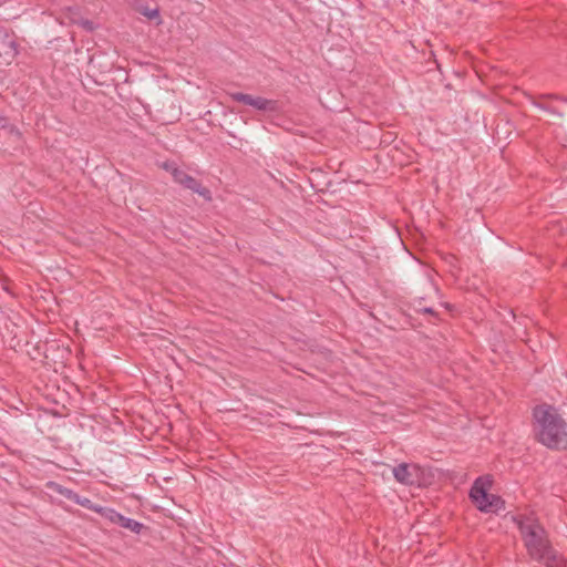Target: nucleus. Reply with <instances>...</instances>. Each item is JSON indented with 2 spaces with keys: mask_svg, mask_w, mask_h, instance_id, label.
Masks as SVG:
<instances>
[{
  "mask_svg": "<svg viewBox=\"0 0 567 567\" xmlns=\"http://www.w3.org/2000/svg\"><path fill=\"white\" fill-rule=\"evenodd\" d=\"M535 439L550 450H567V422L558 410L544 403L533 410Z\"/></svg>",
  "mask_w": 567,
  "mask_h": 567,
  "instance_id": "obj_1",
  "label": "nucleus"
},
{
  "mask_svg": "<svg viewBox=\"0 0 567 567\" xmlns=\"http://www.w3.org/2000/svg\"><path fill=\"white\" fill-rule=\"evenodd\" d=\"M524 543L533 559L544 563L547 567L564 566V558L550 546L545 534H526Z\"/></svg>",
  "mask_w": 567,
  "mask_h": 567,
  "instance_id": "obj_2",
  "label": "nucleus"
},
{
  "mask_svg": "<svg viewBox=\"0 0 567 567\" xmlns=\"http://www.w3.org/2000/svg\"><path fill=\"white\" fill-rule=\"evenodd\" d=\"M492 482L483 476L477 477L470 491V498L477 509L485 513H496L504 508L505 502L501 496L488 493Z\"/></svg>",
  "mask_w": 567,
  "mask_h": 567,
  "instance_id": "obj_3",
  "label": "nucleus"
},
{
  "mask_svg": "<svg viewBox=\"0 0 567 567\" xmlns=\"http://www.w3.org/2000/svg\"><path fill=\"white\" fill-rule=\"evenodd\" d=\"M229 96L233 101L252 106L258 111L278 113L281 110L280 103L277 100H269L262 96H254L243 92H234L230 93Z\"/></svg>",
  "mask_w": 567,
  "mask_h": 567,
  "instance_id": "obj_4",
  "label": "nucleus"
},
{
  "mask_svg": "<svg viewBox=\"0 0 567 567\" xmlns=\"http://www.w3.org/2000/svg\"><path fill=\"white\" fill-rule=\"evenodd\" d=\"M100 516L110 525H113V526L120 527V528L130 529L131 532H140L143 527V525L141 523L122 515L121 513L116 512L115 509H113L111 507L104 506Z\"/></svg>",
  "mask_w": 567,
  "mask_h": 567,
  "instance_id": "obj_5",
  "label": "nucleus"
},
{
  "mask_svg": "<svg viewBox=\"0 0 567 567\" xmlns=\"http://www.w3.org/2000/svg\"><path fill=\"white\" fill-rule=\"evenodd\" d=\"M174 174V182L179 184L186 189L192 190L193 193L198 194L200 197H203L206 202L212 200V192L202 185L199 181L194 178L193 176L188 175L185 171L179 169L178 172H175Z\"/></svg>",
  "mask_w": 567,
  "mask_h": 567,
  "instance_id": "obj_6",
  "label": "nucleus"
},
{
  "mask_svg": "<svg viewBox=\"0 0 567 567\" xmlns=\"http://www.w3.org/2000/svg\"><path fill=\"white\" fill-rule=\"evenodd\" d=\"M505 522L512 520L520 532H545L544 526L540 525L538 518L534 513L526 514H512L504 517Z\"/></svg>",
  "mask_w": 567,
  "mask_h": 567,
  "instance_id": "obj_7",
  "label": "nucleus"
},
{
  "mask_svg": "<svg viewBox=\"0 0 567 567\" xmlns=\"http://www.w3.org/2000/svg\"><path fill=\"white\" fill-rule=\"evenodd\" d=\"M394 478L404 485H414L417 483L419 468L415 465L401 463L392 470Z\"/></svg>",
  "mask_w": 567,
  "mask_h": 567,
  "instance_id": "obj_8",
  "label": "nucleus"
},
{
  "mask_svg": "<svg viewBox=\"0 0 567 567\" xmlns=\"http://www.w3.org/2000/svg\"><path fill=\"white\" fill-rule=\"evenodd\" d=\"M48 486L56 494H59L60 496H62L63 498L72 502L75 504L76 502V498H78V493H75L74 491L68 488V487H64L58 483H54V482H50L48 484Z\"/></svg>",
  "mask_w": 567,
  "mask_h": 567,
  "instance_id": "obj_9",
  "label": "nucleus"
},
{
  "mask_svg": "<svg viewBox=\"0 0 567 567\" xmlns=\"http://www.w3.org/2000/svg\"><path fill=\"white\" fill-rule=\"evenodd\" d=\"M75 504L81 505L101 515L104 506L94 504L90 498L78 495Z\"/></svg>",
  "mask_w": 567,
  "mask_h": 567,
  "instance_id": "obj_10",
  "label": "nucleus"
},
{
  "mask_svg": "<svg viewBox=\"0 0 567 567\" xmlns=\"http://www.w3.org/2000/svg\"><path fill=\"white\" fill-rule=\"evenodd\" d=\"M159 167L163 168L164 171L168 172L173 178H174V174H176L175 172H178L181 169L176 165V163L173 161H165L159 164Z\"/></svg>",
  "mask_w": 567,
  "mask_h": 567,
  "instance_id": "obj_11",
  "label": "nucleus"
},
{
  "mask_svg": "<svg viewBox=\"0 0 567 567\" xmlns=\"http://www.w3.org/2000/svg\"><path fill=\"white\" fill-rule=\"evenodd\" d=\"M416 311L421 313L431 315L433 317H437V312L432 307L419 308Z\"/></svg>",
  "mask_w": 567,
  "mask_h": 567,
  "instance_id": "obj_12",
  "label": "nucleus"
},
{
  "mask_svg": "<svg viewBox=\"0 0 567 567\" xmlns=\"http://www.w3.org/2000/svg\"><path fill=\"white\" fill-rule=\"evenodd\" d=\"M143 14L150 19H153V18H156L159 16V11H158V9L146 10L143 12Z\"/></svg>",
  "mask_w": 567,
  "mask_h": 567,
  "instance_id": "obj_13",
  "label": "nucleus"
},
{
  "mask_svg": "<svg viewBox=\"0 0 567 567\" xmlns=\"http://www.w3.org/2000/svg\"><path fill=\"white\" fill-rule=\"evenodd\" d=\"M536 105H537L538 107H540V109L545 110V111H548V112L555 113V114H557V115H559V116H563V114H561V113L556 112V111H555L554 109H551V107L544 106V105H542V104H536Z\"/></svg>",
  "mask_w": 567,
  "mask_h": 567,
  "instance_id": "obj_14",
  "label": "nucleus"
},
{
  "mask_svg": "<svg viewBox=\"0 0 567 567\" xmlns=\"http://www.w3.org/2000/svg\"><path fill=\"white\" fill-rule=\"evenodd\" d=\"M543 99H551V100H557L558 99V95L556 94H545V95H542Z\"/></svg>",
  "mask_w": 567,
  "mask_h": 567,
  "instance_id": "obj_15",
  "label": "nucleus"
},
{
  "mask_svg": "<svg viewBox=\"0 0 567 567\" xmlns=\"http://www.w3.org/2000/svg\"><path fill=\"white\" fill-rule=\"evenodd\" d=\"M178 527H181V528H185V529H187V528H188V526H187V525H185V524H183V523H178Z\"/></svg>",
  "mask_w": 567,
  "mask_h": 567,
  "instance_id": "obj_16",
  "label": "nucleus"
},
{
  "mask_svg": "<svg viewBox=\"0 0 567 567\" xmlns=\"http://www.w3.org/2000/svg\"><path fill=\"white\" fill-rule=\"evenodd\" d=\"M557 100L563 101V102H567V97H565V96H559V95H558V99H557Z\"/></svg>",
  "mask_w": 567,
  "mask_h": 567,
  "instance_id": "obj_17",
  "label": "nucleus"
}]
</instances>
